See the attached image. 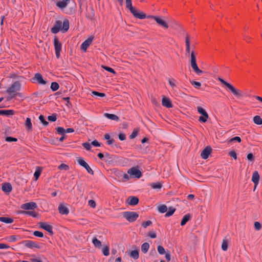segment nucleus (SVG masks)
I'll return each instance as SVG.
<instances>
[{"label":"nucleus","instance_id":"1","mask_svg":"<svg viewBox=\"0 0 262 262\" xmlns=\"http://www.w3.org/2000/svg\"><path fill=\"white\" fill-rule=\"evenodd\" d=\"M126 7L130 10V12L136 18L139 19H144L146 18V15L145 13L139 11L132 6V0H126Z\"/></svg>","mask_w":262,"mask_h":262},{"label":"nucleus","instance_id":"2","mask_svg":"<svg viewBox=\"0 0 262 262\" xmlns=\"http://www.w3.org/2000/svg\"><path fill=\"white\" fill-rule=\"evenodd\" d=\"M219 80L222 84H223L227 88H228L229 90H230V91L233 93V94L235 96L237 97H242L244 96V93L242 91L236 89L232 84L227 82V81H225L224 80L221 78H219Z\"/></svg>","mask_w":262,"mask_h":262},{"label":"nucleus","instance_id":"3","mask_svg":"<svg viewBox=\"0 0 262 262\" xmlns=\"http://www.w3.org/2000/svg\"><path fill=\"white\" fill-rule=\"evenodd\" d=\"M20 82L18 81H16L7 89V92L11 96V98L19 94L17 91L20 89Z\"/></svg>","mask_w":262,"mask_h":262},{"label":"nucleus","instance_id":"4","mask_svg":"<svg viewBox=\"0 0 262 262\" xmlns=\"http://www.w3.org/2000/svg\"><path fill=\"white\" fill-rule=\"evenodd\" d=\"M190 63L193 71L196 74H197L198 75H200L203 73V71L200 70L197 65L195 54L193 51H192L191 52Z\"/></svg>","mask_w":262,"mask_h":262},{"label":"nucleus","instance_id":"5","mask_svg":"<svg viewBox=\"0 0 262 262\" xmlns=\"http://www.w3.org/2000/svg\"><path fill=\"white\" fill-rule=\"evenodd\" d=\"M123 217L129 222H134L137 220L139 217V214L136 212L126 211L123 213Z\"/></svg>","mask_w":262,"mask_h":262},{"label":"nucleus","instance_id":"6","mask_svg":"<svg viewBox=\"0 0 262 262\" xmlns=\"http://www.w3.org/2000/svg\"><path fill=\"white\" fill-rule=\"evenodd\" d=\"M146 17L148 18H152L157 22V24L165 29H168L169 27L168 24L167 23V22L161 19V18L158 16L148 15L146 16Z\"/></svg>","mask_w":262,"mask_h":262},{"label":"nucleus","instance_id":"7","mask_svg":"<svg viewBox=\"0 0 262 262\" xmlns=\"http://www.w3.org/2000/svg\"><path fill=\"white\" fill-rule=\"evenodd\" d=\"M53 41L55 47L56 56L57 58H59L60 56V52L61 51L62 45L57 36L54 37Z\"/></svg>","mask_w":262,"mask_h":262},{"label":"nucleus","instance_id":"8","mask_svg":"<svg viewBox=\"0 0 262 262\" xmlns=\"http://www.w3.org/2000/svg\"><path fill=\"white\" fill-rule=\"evenodd\" d=\"M198 112L202 114L203 116H200L199 117V120L200 122H203L204 123L207 121V119L209 117L208 114L205 111V110L201 106H198L197 107Z\"/></svg>","mask_w":262,"mask_h":262},{"label":"nucleus","instance_id":"9","mask_svg":"<svg viewBox=\"0 0 262 262\" xmlns=\"http://www.w3.org/2000/svg\"><path fill=\"white\" fill-rule=\"evenodd\" d=\"M37 206L35 202H31L22 204L20 208L24 210H33L37 208Z\"/></svg>","mask_w":262,"mask_h":262},{"label":"nucleus","instance_id":"10","mask_svg":"<svg viewBox=\"0 0 262 262\" xmlns=\"http://www.w3.org/2000/svg\"><path fill=\"white\" fill-rule=\"evenodd\" d=\"M39 226L40 228L47 231L50 235H53V227L51 225L47 224L46 222H40Z\"/></svg>","mask_w":262,"mask_h":262},{"label":"nucleus","instance_id":"11","mask_svg":"<svg viewBox=\"0 0 262 262\" xmlns=\"http://www.w3.org/2000/svg\"><path fill=\"white\" fill-rule=\"evenodd\" d=\"M127 172L132 176H134L135 178H140L142 176V173L137 168L135 167H132L130 168Z\"/></svg>","mask_w":262,"mask_h":262},{"label":"nucleus","instance_id":"12","mask_svg":"<svg viewBox=\"0 0 262 262\" xmlns=\"http://www.w3.org/2000/svg\"><path fill=\"white\" fill-rule=\"evenodd\" d=\"M62 23L61 20H56L53 27L51 29V32L54 34H56L61 30Z\"/></svg>","mask_w":262,"mask_h":262},{"label":"nucleus","instance_id":"13","mask_svg":"<svg viewBox=\"0 0 262 262\" xmlns=\"http://www.w3.org/2000/svg\"><path fill=\"white\" fill-rule=\"evenodd\" d=\"M212 151V148L210 146H207L202 150L201 156L204 159H207L209 156L210 155Z\"/></svg>","mask_w":262,"mask_h":262},{"label":"nucleus","instance_id":"14","mask_svg":"<svg viewBox=\"0 0 262 262\" xmlns=\"http://www.w3.org/2000/svg\"><path fill=\"white\" fill-rule=\"evenodd\" d=\"M78 162L81 166L85 168L89 173L92 175L94 174L93 170L91 168V167L84 160L82 159H80L78 160Z\"/></svg>","mask_w":262,"mask_h":262},{"label":"nucleus","instance_id":"15","mask_svg":"<svg viewBox=\"0 0 262 262\" xmlns=\"http://www.w3.org/2000/svg\"><path fill=\"white\" fill-rule=\"evenodd\" d=\"M23 244H24V245L26 247L29 248H36L37 249L40 248V246L39 245H38L37 244H36V243H35L32 241H29V240L25 241H23Z\"/></svg>","mask_w":262,"mask_h":262},{"label":"nucleus","instance_id":"16","mask_svg":"<svg viewBox=\"0 0 262 262\" xmlns=\"http://www.w3.org/2000/svg\"><path fill=\"white\" fill-rule=\"evenodd\" d=\"M94 39V36H91L89 38H88L87 39H86L81 45V49L83 50L84 51H86L87 48L90 46V45L91 44L93 40Z\"/></svg>","mask_w":262,"mask_h":262},{"label":"nucleus","instance_id":"17","mask_svg":"<svg viewBox=\"0 0 262 262\" xmlns=\"http://www.w3.org/2000/svg\"><path fill=\"white\" fill-rule=\"evenodd\" d=\"M139 200L137 196H130L126 200V203L130 205L135 206L139 203Z\"/></svg>","mask_w":262,"mask_h":262},{"label":"nucleus","instance_id":"18","mask_svg":"<svg viewBox=\"0 0 262 262\" xmlns=\"http://www.w3.org/2000/svg\"><path fill=\"white\" fill-rule=\"evenodd\" d=\"M56 129L58 134L61 135H64L65 132L70 133L74 132V129L72 128H68L66 130H65L63 127L59 126L56 127Z\"/></svg>","mask_w":262,"mask_h":262},{"label":"nucleus","instance_id":"19","mask_svg":"<svg viewBox=\"0 0 262 262\" xmlns=\"http://www.w3.org/2000/svg\"><path fill=\"white\" fill-rule=\"evenodd\" d=\"M162 105L167 108H171L172 107V103L170 99L163 97L162 100Z\"/></svg>","mask_w":262,"mask_h":262},{"label":"nucleus","instance_id":"20","mask_svg":"<svg viewBox=\"0 0 262 262\" xmlns=\"http://www.w3.org/2000/svg\"><path fill=\"white\" fill-rule=\"evenodd\" d=\"M259 180V175L257 171H255L253 173L252 177V181L254 183L255 185V187L256 186V185L258 184Z\"/></svg>","mask_w":262,"mask_h":262},{"label":"nucleus","instance_id":"21","mask_svg":"<svg viewBox=\"0 0 262 262\" xmlns=\"http://www.w3.org/2000/svg\"><path fill=\"white\" fill-rule=\"evenodd\" d=\"M186 52L189 53L190 52V36L188 34H186L185 36Z\"/></svg>","mask_w":262,"mask_h":262},{"label":"nucleus","instance_id":"22","mask_svg":"<svg viewBox=\"0 0 262 262\" xmlns=\"http://www.w3.org/2000/svg\"><path fill=\"white\" fill-rule=\"evenodd\" d=\"M59 212L61 214H68L69 213L68 208L65 206L60 204L58 206Z\"/></svg>","mask_w":262,"mask_h":262},{"label":"nucleus","instance_id":"23","mask_svg":"<svg viewBox=\"0 0 262 262\" xmlns=\"http://www.w3.org/2000/svg\"><path fill=\"white\" fill-rule=\"evenodd\" d=\"M20 213L21 214H24L25 215H28L29 216H32L34 217H36L38 215V213L34 211H26V210H21L20 211Z\"/></svg>","mask_w":262,"mask_h":262},{"label":"nucleus","instance_id":"24","mask_svg":"<svg viewBox=\"0 0 262 262\" xmlns=\"http://www.w3.org/2000/svg\"><path fill=\"white\" fill-rule=\"evenodd\" d=\"M70 0H62L56 2V6L60 8H64L67 7Z\"/></svg>","mask_w":262,"mask_h":262},{"label":"nucleus","instance_id":"25","mask_svg":"<svg viewBox=\"0 0 262 262\" xmlns=\"http://www.w3.org/2000/svg\"><path fill=\"white\" fill-rule=\"evenodd\" d=\"M34 79H35L39 83L41 84H46V81L42 78V75L40 73H36L35 74Z\"/></svg>","mask_w":262,"mask_h":262},{"label":"nucleus","instance_id":"26","mask_svg":"<svg viewBox=\"0 0 262 262\" xmlns=\"http://www.w3.org/2000/svg\"><path fill=\"white\" fill-rule=\"evenodd\" d=\"M12 189L11 184L9 183H5L2 186V190L5 192H10Z\"/></svg>","mask_w":262,"mask_h":262},{"label":"nucleus","instance_id":"27","mask_svg":"<svg viewBox=\"0 0 262 262\" xmlns=\"http://www.w3.org/2000/svg\"><path fill=\"white\" fill-rule=\"evenodd\" d=\"M69 28V21L67 19H65L62 23L61 31L64 33L67 32Z\"/></svg>","mask_w":262,"mask_h":262},{"label":"nucleus","instance_id":"28","mask_svg":"<svg viewBox=\"0 0 262 262\" xmlns=\"http://www.w3.org/2000/svg\"><path fill=\"white\" fill-rule=\"evenodd\" d=\"M15 114V111L13 110H0V115L9 116L13 115Z\"/></svg>","mask_w":262,"mask_h":262},{"label":"nucleus","instance_id":"29","mask_svg":"<svg viewBox=\"0 0 262 262\" xmlns=\"http://www.w3.org/2000/svg\"><path fill=\"white\" fill-rule=\"evenodd\" d=\"M0 221L7 224H10L13 222V219L11 217L2 216L0 217Z\"/></svg>","mask_w":262,"mask_h":262},{"label":"nucleus","instance_id":"30","mask_svg":"<svg viewBox=\"0 0 262 262\" xmlns=\"http://www.w3.org/2000/svg\"><path fill=\"white\" fill-rule=\"evenodd\" d=\"M104 116L111 120L115 121H118L119 120V117L115 114L105 113Z\"/></svg>","mask_w":262,"mask_h":262},{"label":"nucleus","instance_id":"31","mask_svg":"<svg viewBox=\"0 0 262 262\" xmlns=\"http://www.w3.org/2000/svg\"><path fill=\"white\" fill-rule=\"evenodd\" d=\"M190 214H187L185 215V216L183 217L181 222V225L184 226L185 225L186 223L190 220Z\"/></svg>","mask_w":262,"mask_h":262},{"label":"nucleus","instance_id":"32","mask_svg":"<svg viewBox=\"0 0 262 262\" xmlns=\"http://www.w3.org/2000/svg\"><path fill=\"white\" fill-rule=\"evenodd\" d=\"M25 125L26 126L27 130H30L32 129V125L30 118H27L25 122Z\"/></svg>","mask_w":262,"mask_h":262},{"label":"nucleus","instance_id":"33","mask_svg":"<svg viewBox=\"0 0 262 262\" xmlns=\"http://www.w3.org/2000/svg\"><path fill=\"white\" fill-rule=\"evenodd\" d=\"M149 248V245L148 243H144L141 245V250L144 253L147 252Z\"/></svg>","mask_w":262,"mask_h":262},{"label":"nucleus","instance_id":"34","mask_svg":"<svg viewBox=\"0 0 262 262\" xmlns=\"http://www.w3.org/2000/svg\"><path fill=\"white\" fill-rule=\"evenodd\" d=\"M176 211V208L172 207H169L168 209V211L166 213L165 216L169 217L172 215Z\"/></svg>","mask_w":262,"mask_h":262},{"label":"nucleus","instance_id":"35","mask_svg":"<svg viewBox=\"0 0 262 262\" xmlns=\"http://www.w3.org/2000/svg\"><path fill=\"white\" fill-rule=\"evenodd\" d=\"M253 121L254 123L257 125L262 124V119L260 118L259 116H255L253 118Z\"/></svg>","mask_w":262,"mask_h":262},{"label":"nucleus","instance_id":"36","mask_svg":"<svg viewBox=\"0 0 262 262\" xmlns=\"http://www.w3.org/2000/svg\"><path fill=\"white\" fill-rule=\"evenodd\" d=\"M92 242L97 247L100 248L102 246L101 242L96 237L93 239Z\"/></svg>","mask_w":262,"mask_h":262},{"label":"nucleus","instance_id":"37","mask_svg":"<svg viewBox=\"0 0 262 262\" xmlns=\"http://www.w3.org/2000/svg\"><path fill=\"white\" fill-rule=\"evenodd\" d=\"M59 88V84L56 82H53L51 84V89L53 91H57Z\"/></svg>","mask_w":262,"mask_h":262},{"label":"nucleus","instance_id":"38","mask_svg":"<svg viewBox=\"0 0 262 262\" xmlns=\"http://www.w3.org/2000/svg\"><path fill=\"white\" fill-rule=\"evenodd\" d=\"M158 211L161 213H165L167 211V207L165 205H162L158 207Z\"/></svg>","mask_w":262,"mask_h":262},{"label":"nucleus","instance_id":"39","mask_svg":"<svg viewBox=\"0 0 262 262\" xmlns=\"http://www.w3.org/2000/svg\"><path fill=\"white\" fill-rule=\"evenodd\" d=\"M130 256L134 258L135 259H137L139 258V252L138 250H133L130 253Z\"/></svg>","mask_w":262,"mask_h":262},{"label":"nucleus","instance_id":"40","mask_svg":"<svg viewBox=\"0 0 262 262\" xmlns=\"http://www.w3.org/2000/svg\"><path fill=\"white\" fill-rule=\"evenodd\" d=\"M41 172V169L40 167H38L37 169L35 171L34 173V176L35 178V180H37L39 177Z\"/></svg>","mask_w":262,"mask_h":262},{"label":"nucleus","instance_id":"41","mask_svg":"<svg viewBox=\"0 0 262 262\" xmlns=\"http://www.w3.org/2000/svg\"><path fill=\"white\" fill-rule=\"evenodd\" d=\"M151 186L153 189H160L162 187V185L161 183H153L151 184Z\"/></svg>","mask_w":262,"mask_h":262},{"label":"nucleus","instance_id":"42","mask_svg":"<svg viewBox=\"0 0 262 262\" xmlns=\"http://www.w3.org/2000/svg\"><path fill=\"white\" fill-rule=\"evenodd\" d=\"M39 119L44 126H47L49 124V122L45 120L42 115L39 116Z\"/></svg>","mask_w":262,"mask_h":262},{"label":"nucleus","instance_id":"43","mask_svg":"<svg viewBox=\"0 0 262 262\" xmlns=\"http://www.w3.org/2000/svg\"><path fill=\"white\" fill-rule=\"evenodd\" d=\"M57 116L56 113L53 114L52 115L48 117V119L50 121L55 122L57 120Z\"/></svg>","mask_w":262,"mask_h":262},{"label":"nucleus","instance_id":"44","mask_svg":"<svg viewBox=\"0 0 262 262\" xmlns=\"http://www.w3.org/2000/svg\"><path fill=\"white\" fill-rule=\"evenodd\" d=\"M222 248L223 250L226 251L228 249V241L227 239H224L223 241L222 244Z\"/></svg>","mask_w":262,"mask_h":262},{"label":"nucleus","instance_id":"45","mask_svg":"<svg viewBox=\"0 0 262 262\" xmlns=\"http://www.w3.org/2000/svg\"><path fill=\"white\" fill-rule=\"evenodd\" d=\"M58 168L60 170H68L69 166L66 164L62 163L58 167Z\"/></svg>","mask_w":262,"mask_h":262},{"label":"nucleus","instance_id":"46","mask_svg":"<svg viewBox=\"0 0 262 262\" xmlns=\"http://www.w3.org/2000/svg\"><path fill=\"white\" fill-rule=\"evenodd\" d=\"M92 94H93L95 96H99L101 97H104L105 96V94L103 93H100L97 91H93L92 92Z\"/></svg>","mask_w":262,"mask_h":262},{"label":"nucleus","instance_id":"47","mask_svg":"<svg viewBox=\"0 0 262 262\" xmlns=\"http://www.w3.org/2000/svg\"><path fill=\"white\" fill-rule=\"evenodd\" d=\"M158 251L160 254H164L165 253L164 248L161 245L158 246Z\"/></svg>","mask_w":262,"mask_h":262},{"label":"nucleus","instance_id":"48","mask_svg":"<svg viewBox=\"0 0 262 262\" xmlns=\"http://www.w3.org/2000/svg\"><path fill=\"white\" fill-rule=\"evenodd\" d=\"M33 235L35 236L39 237H42L43 236V233L39 231H35L33 232Z\"/></svg>","mask_w":262,"mask_h":262},{"label":"nucleus","instance_id":"49","mask_svg":"<svg viewBox=\"0 0 262 262\" xmlns=\"http://www.w3.org/2000/svg\"><path fill=\"white\" fill-rule=\"evenodd\" d=\"M103 254L105 256H108L110 254L109 247L108 246H105L103 249Z\"/></svg>","mask_w":262,"mask_h":262},{"label":"nucleus","instance_id":"50","mask_svg":"<svg viewBox=\"0 0 262 262\" xmlns=\"http://www.w3.org/2000/svg\"><path fill=\"white\" fill-rule=\"evenodd\" d=\"M138 134V129H134L132 133V134L129 136L130 139H134L135 138Z\"/></svg>","mask_w":262,"mask_h":262},{"label":"nucleus","instance_id":"51","mask_svg":"<svg viewBox=\"0 0 262 262\" xmlns=\"http://www.w3.org/2000/svg\"><path fill=\"white\" fill-rule=\"evenodd\" d=\"M243 38L244 40L247 42H250L251 41V37L247 34H243Z\"/></svg>","mask_w":262,"mask_h":262},{"label":"nucleus","instance_id":"52","mask_svg":"<svg viewBox=\"0 0 262 262\" xmlns=\"http://www.w3.org/2000/svg\"><path fill=\"white\" fill-rule=\"evenodd\" d=\"M235 141H237L238 143H240L241 142V139L239 137L236 136L230 139L228 142H232Z\"/></svg>","mask_w":262,"mask_h":262},{"label":"nucleus","instance_id":"53","mask_svg":"<svg viewBox=\"0 0 262 262\" xmlns=\"http://www.w3.org/2000/svg\"><path fill=\"white\" fill-rule=\"evenodd\" d=\"M102 68L108 72H110L114 74H116V72L115 71V70L113 69H112L109 67L102 66Z\"/></svg>","mask_w":262,"mask_h":262},{"label":"nucleus","instance_id":"54","mask_svg":"<svg viewBox=\"0 0 262 262\" xmlns=\"http://www.w3.org/2000/svg\"><path fill=\"white\" fill-rule=\"evenodd\" d=\"M152 224V222L151 221H147L146 222H144L142 223V226L144 227V228H146L147 226H150Z\"/></svg>","mask_w":262,"mask_h":262},{"label":"nucleus","instance_id":"55","mask_svg":"<svg viewBox=\"0 0 262 262\" xmlns=\"http://www.w3.org/2000/svg\"><path fill=\"white\" fill-rule=\"evenodd\" d=\"M105 157L106 158H107L105 160L106 162H107L108 163H111L113 161L112 158L111 157V155L108 153H106L105 154Z\"/></svg>","mask_w":262,"mask_h":262},{"label":"nucleus","instance_id":"56","mask_svg":"<svg viewBox=\"0 0 262 262\" xmlns=\"http://www.w3.org/2000/svg\"><path fill=\"white\" fill-rule=\"evenodd\" d=\"M5 140L7 142H16L17 141V139L12 137H7Z\"/></svg>","mask_w":262,"mask_h":262},{"label":"nucleus","instance_id":"57","mask_svg":"<svg viewBox=\"0 0 262 262\" xmlns=\"http://www.w3.org/2000/svg\"><path fill=\"white\" fill-rule=\"evenodd\" d=\"M229 155L232 157L234 160L237 159V155L234 150H231L229 152Z\"/></svg>","mask_w":262,"mask_h":262},{"label":"nucleus","instance_id":"58","mask_svg":"<svg viewBox=\"0 0 262 262\" xmlns=\"http://www.w3.org/2000/svg\"><path fill=\"white\" fill-rule=\"evenodd\" d=\"M254 228L257 230H259L261 228V224L258 222H255L254 223Z\"/></svg>","mask_w":262,"mask_h":262},{"label":"nucleus","instance_id":"59","mask_svg":"<svg viewBox=\"0 0 262 262\" xmlns=\"http://www.w3.org/2000/svg\"><path fill=\"white\" fill-rule=\"evenodd\" d=\"M191 84L196 89H199L201 86V83L200 82L195 81L191 82Z\"/></svg>","mask_w":262,"mask_h":262},{"label":"nucleus","instance_id":"60","mask_svg":"<svg viewBox=\"0 0 262 262\" xmlns=\"http://www.w3.org/2000/svg\"><path fill=\"white\" fill-rule=\"evenodd\" d=\"M82 146L88 150H90L91 148V144L88 142L83 143Z\"/></svg>","mask_w":262,"mask_h":262},{"label":"nucleus","instance_id":"61","mask_svg":"<svg viewBox=\"0 0 262 262\" xmlns=\"http://www.w3.org/2000/svg\"><path fill=\"white\" fill-rule=\"evenodd\" d=\"M247 158L249 161H253L254 160V156L252 153L248 154Z\"/></svg>","mask_w":262,"mask_h":262},{"label":"nucleus","instance_id":"62","mask_svg":"<svg viewBox=\"0 0 262 262\" xmlns=\"http://www.w3.org/2000/svg\"><path fill=\"white\" fill-rule=\"evenodd\" d=\"M89 205L92 208H95L96 205V202L93 200L89 201Z\"/></svg>","mask_w":262,"mask_h":262},{"label":"nucleus","instance_id":"63","mask_svg":"<svg viewBox=\"0 0 262 262\" xmlns=\"http://www.w3.org/2000/svg\"><path fill=\"white\" fill-rule=\"evenodd\" d=\"M118 137L119 139L121 141H123L126 139L125 135L123 133H120L118 135Z\"/></svg>","mask_w":262,"mask_h":262},{"label":"nucleus","instance_id":"64","mask_svg":"<svg viewBox=\"0 0 262 262\" xmlns=\"http://www.w3.org/2000/svg\"><path fill=\"white\" fill-rule=\"evenodd\" d=\"M148 235L152 238H155L157 236L156 233L154 232H151V231H150L148 232Z\"/></svg>","mask_w":262,"mask_h":262}]
</instances>
